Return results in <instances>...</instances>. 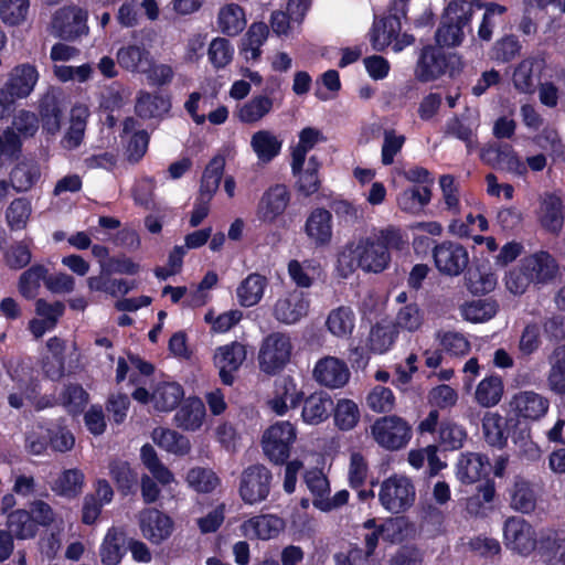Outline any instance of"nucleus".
<instances>
[{
  "label": "nucleus",
  "mask_w": 565,
  "mask_h": 565,
  "mask_svg": "<svg viewBox=\"0 0 565 565\" xmlns=\"http://www.w3.org/2000/svg\"><path fill=\"white\" fill-rule=\"evenodd\" d=\"M408 243L398 227L388 225L374 228L369 235L349 243L339 254L337 270L349 278L356 268L364 273L380 274L391 263V250H403Z\"/></svg>",
  "instance_id": "1"
},
{
  "label": "nucleus",
  "mask_w": 565,
  "mask_h": 565,
  "mask_svg": "<svg viewBox=\"0 0 565 565\" xmlns=\"http://www.w3.org/2000/svg\"><path fill=\"white\" fill-rule=\"evenodd\" d=\"M377 499L386 512L399 514L413 507L416 488L406 475L393 473L379 483Z\"/></svg>",
  "instance_id": "2"
},
{
  "label": "nucleus",
  "mask_w": 565,
  "mask_h": 565,
  "mask_svg": "<svg viewBox=\"0 0 565 565\" xmlns=\"http://www.w3.org/2000/svg\"><path fill=\"white\" fill-rule=\"evenodd\" d=\"M471 12L467 0H452L445 9L443 21L436 31V41L441 46H457L470 26Z\"/></svg>",
  "instance_id": "3"
},
{
  "label": "nucleus",
  "mask_w": 565,
  "mask_h": 565,
  "mask_svg": "<svg viewBox=\"0 0 565 565\" xmlns=\"http://www.w3.org/2000/svg\"><path fill=\"white\" fill-rule=\"evenodd\" d=\"M132 398L142 404L150 405L156 412L168 413L173 411L184 397L183 387L173 381H158L147 387V383L136 387Z\"/></svg>",
  "instance_id": "4"
},
{
  "label": "nucleus",
  "mask_w": 565,
  "mask_h": 565,
  "mask_svg": "<svg viewBox=\"0 0 565 565\" xmlns=\"http://www.w3.org/2000/svg\"><path fill=\"white\" fill-rule=\"evenodd\" d=\"M39 79L35 66L21 64L9 74L7 83L0 88V119L9 116L14 100L28 97Z\"/></svg>",
  "instance_id": "5"
},
{
  "label": "nucleus",
  "mask_w": 565,
  "mask_h": 565,
  "mask_svg": "<svg viewBox=\"0 0 565 565\" xmlns=\"http://www.w3.org/2000/svg\"><path fill=\"white\" fill-rule=\"evenodd\" d=\"M297 439V428L287 420L270 425L262 436L264 455L275 465H284L290 456L291 447Z\"/></svg>",
  "instance_id": "6"
},
{
  "label": "nucleus",
  "mask_w": 565,
  "mask_h": 565,
  "mask_svg": "<svg viewBox=\"0 0 565 565\" xmlns=\"http://www.w3.org/2000/svg\"><path fill=\"white\" fill-rule=\"evenodd\" d=\"M292 352L290 337L286 333L274 332L267 335L259 347L258 365L263 373L275 375L289 363Z\"/></svg>",
  "instance_id": "7"
},
{
  "label": "nucleus",
  "mask_w": 565,
  "mask_h": 565,
  "mask_svg": "<svg viewBox=\"0 0 565 565\" xmlns=\"http://www.w3.org/2000/svg\"><path fill=\"white\" fill-rule=\"evenodd\" d=\"M87 19L88 13L86 10L77 6H65L53 14L51 32L54 36L62 40L75 41L88 34Z\"/></svg>",
  "instance_id": "8"
},
{
  "label": "nucleus",
  "mask_w": 565,
  "mask_h": 565,
  "mask_svg": "<svg viewBox=\"0 0 565 565\" xmlns=\"http://www.w3.org/2000/svg\"><path fill=\"white\" fill-rule=\"evenodd\" d=\"M305 482L313 497L312 504L322 512L337 510L349 500V492L340 490L334 495H330V483L326 475L319 469H311L305 473Z\"/></svg>",
  "instance_id": "9"
},
{
  "label": "nucleus",
  "mask_w": 565,
  "mask_h": 565,
  "mask_svg": "<svg viewBox=\"0 0 565 565\" xmlns=\"http://www.w3.org/2000/svg\"><path fill=\"white\" fill-rule=\"evenodd\" d=\"M273 475L263 465H253L246 468L241 476L239 497L249 505L263 502L270 492Z\"/></svg>",
  "instance_id": "10"
},
{
  "label": "nucleus",
  "mask_w": 565,
  "mask_h": 565,
  "mask_svg": "<svg viewBox=\"0 0 565 565\" xmlns=\"http://www.w3.org/2000/svg\"><path fill=\"white\" fill-rule=\"evenodd\" d=\"M371 431L375 441L390 450L403 448L412 437L409 425L397 416H386L377 419Z\"/></svg>",
  "instance_id": "11"
},
{
  "label": "nucleus",
  "mask_w": 565,
  "mask_h": 565,
  "mask_svg": "<svg viewBox=\"0 0 565 565\" xmlns=\"http://www.w3.org/2000/svg\"><path fill=\"white\" fill-rule=\"evenodd\" d=\"M290 203V191L285 184H274L259 198L255 217L264 225L275 224L286 212Z\"/></svg>",
  "instance_id": "12"
},
{
  "label": "nucleus",
  "mask_w": 565,
  "mask_h": 565,
  "mask_svg": "<svg viewBox=\"0 0 565 565\" xmlns=\"http://www.w3.org/2000/svg\"><path fill=\"white\" fill-rule=\"evenodd\" d=\"M503 540L508 550L522 556L530 555L537 545L534 529L521 518H510L505 521Z\"/></svg>",
  "instance_id": "13"
},
{
  "label": "nucleus",
  "mask_w": 565,
  "mask_h": 565,
  "mask_svg": "<svg viewBox=\"0 0 565 565\" xmlns=\"http://www.w3.org/2000/svg\"><path fill=\"white\" fill-rule=\"evenodd\" d=\"M246 347L237 341L221 345L215 349L213 361L220 371V377L226 385L234 381V373L246 360Z\"/></svg>",
  "instance_id": "14"
},
{
  "label": "nucleus",
  "mask_w": 565,
  "mask_h": 565,
  "mask_svg": "<svg viewBox=\"0 0 565 565\" xmlns=\"http://www.w3.org/2000/svg\"><path fill=\"white\" fill-rule=\"evenodd\" d=\"M139 526L146 540L152 544H161L171 536L174 522L157 509H145L139 513Z\"/></svg>",
  "instance_id": "15"
},
{
  "label": "nucleus",
  "mask_w": 565,
  "mask_h": 565,
  "mask_svg": "<svg viewBox=\"0 0 565 565\" xmlns=\"http://www.w3.org/2000/svg\"><path fill=\"white\" fill-rule=\"evenodd\" d=\"M286 529L282 518L274 513L254 515L241 525L244 536L250 540L269 541L277 539Z\"/></svg>",
  "instance_id": "16"
},
{
  "label": "nucleus",
  "mask_w": 565,
  "mask_h": 565,
  "mask_svg": "<svg viewBox=\"0 0 565 565\" xmlns=\"http://www.w3.org/2000/svg\"><path fill=\"white\" fill-rule=\"evenodd\" d=\"M317 383L328 388H341L350 380V370L344 361L335 356H324L317 361L312 371Z\"/></svg>",
  "instance_id": "17"
},
{
  "label": "nucleus",
  "mask_w": 565,
  "mask_h": 565,
  "mask_svg": "<svg viewBox=\"0 0 565 565\" xmlns=\"http://www.w3.org/2000/svg\"><path fill=\"white\" fill-rule=\"evenodd\" d=\"M309 301L305 291L296 287L280 296L276 302L274 315L278 321L292 324L307 315Z\"/></svg>",
  "instance_id": "18"
},
{
  "label": "nucleus",
  "mask_w": 565,
  "mask_h": 565,
  "mask_svg": "<svg viewBox=\"0 0 565 565\" xmlns=\"http://www.w3.org/2000/svg\"><path fill=\"white\" fill-rule=\"evenodd\" d=\"M303 398V392L290 376H284L275 382L273 396L267 404L278 416L285 415L290 408H296Z\"/></svg>",
  "instance_id": "19"
},
{
  "label": "nucleus",
  "mask_w": 565,
  "mask_h": 565,
  "mask_svg": "<svg viewBox=\"0 0 565 565\" xmlns=\"http://www.w3.org/2000/svg\"><path fill=\"white\" fill-rule=\"evenodd\" d=\"M510 407L519 418L539 420L548 412L550 401L534 391H522L512 396Z\"/></svg>",
  "instance_id": "20"
},
{
  "label": "nucleus",
  "mask_w": 565,
  "mask_h": 565,
  "mask_svg": "<svg viewBox=\"0 0 565 565\" xmlns=\"http://www.w3.org/2000/svg\"><path fill=\"white\" fill-rule=\"evenodd\" d=\"M544 61L529 56L519 62L512 71V85L520 94L532 95L541 79Z\"/></svg>",
  "instance_id": "21"
},
{
  "label": "nucleus",
  "mask_w": 565,
  "mask_h": 565,
  "mask_svg": "<svg viewBox=\"0 0 565 565\" xmlns=\"http://www.w3.org/2000/svg\"><path fill=\"white\" fill-rule=\"evenodd\" d=\"M434 258L437 268L449 275L460 274L468 265V252L459 244L444 242L434 249Z\"/></svg>",
  "instance_id": "22"
},
{
  "label": "nucleus",
  "mask_w": 565,
  "mask_h": 565,
  "mask_svg": "<svg viewBox=\"0 0 565 565\" xmlns=\"http://www.w3.org/2000/svg\"><path fill=\"white\" fill-rule=\"evenodd\" d=\"M524 273L537 281L544 282L558 278L559 267L555 258L545 250L536 252L523 258Z\"/></svg>",
  "instance_id": "23"
},
{
  "label": "nucleus",
  "mask_w": 565,
  "mask_h": 565,
  "mask_svg": "<svg viewBox=\"0 0 565 565\" xmlns=\"http://www.w3.org/2000/svg\"><path fill=\"white\" fill-rule=\"evenodd\" d=\"M305 233L316 246L328 245L332 238V215L326 209H315L305 223Z\"/></svg>",
  "instance_id": "24"
},
{
  "label": "nucleus",
  "mask_w": 565,
  "mask_h": 565,
  "mask_svg": "<svg viewBox=\"0 0 565 565\" xmlns=\"http://www.w3.org/2000/svg\"><path fill=\"white\" fill-rule=\"evenodd\" d=\"M447 67L445 54L436 47L426 46L422 50L416 66V76L422 82H429L441 76Z\"/></svg>",
  "instance_id": "25"
},
{
  "label": "nucleus",
  "mask_w": 565,
  "mask_h": 565,
  "mask_svg": "<svg viewBox=\"0 0 565 565\" xmlns=\"http://www.w3.org/2000/svg\"><path fill=\"white\" fill-rule=\"evenodd\" d=\"M269 28L264 22H254L241 39L239 53L247 62H257L262 56V46L267 41Z\"/></svg>",
  "instance_id": "26"
},
{
  "label": "nucleus",
  "mask_w": 565,
  "mask_h": 565,
  "mask_svg": "<svg viewBox=\"0 0 565 565\" xmlns=\"http://www.w3.org/2000/svg\"><path fill=\"white\" fill-rule=\"evenodd\" d=\"M564 206L559 196L545 194L540 204L539 220L543 228L558 234L564 225Z\"/></svg>",
  "instance_id": "27"
},
{
  "label": "nucleus",
  "mask_w": 565,
  "mask_h": 565,
  "mask_svg": "<svg viewBox=\"0 0 565 565\" xmlns=\"http://www.w3.org/2000/svg\"><path fill=\"white\" fill-rule=\"evenodd\" d=\"M116 57L120 67L132 73H146L152 62L150 51L141 44L120 47Z\"/></svg>",
  "instance_id": "28"
},
{
  "label": "nucleus",
  "mask_w": 565,
  "mask_h": 565,
  "mask_svg": "<svg viewBox=\"0 0 565 565\" xmlns=\"http://www.w3.org/2000/svg\"><path fill=\"white\" fill-rule=\"evenodd\" d=\"M332 409L333 401L328 394L313 393L303 401L301 418L308 425H319L329 418Z\"/></svg>",
  "instance_id": "29"
},
{
  "label": "nucleus",
  "mask_w": 565,
  "mask_h": 565,
  "mask_svg": "<svg viewBox=\"0 0 565 565\" xmlns=\"http://www.w3.org/2000/svg\"><path fill=\"white\" fill-rule=\"evenodd\" d=\"M397 338V330L394 323L381 321L374 324L365 340V348L370 353L384 354L388 352Z\"/></svg>",
  "instance_id": "30"
},
{
  "label": "nucleus",
  "mask_w": 565,
  "mask_h": 565,
  "mask_svg": "<svg viewBox=\"0 0 565 565\" xmlns=\"http://www.w3.org/2000/svg\"><path fill=\"white\" fill-rule=\"evenodd\" d=\"M490 463L480 454H463L457 463V477L461 482L473 483L488 476Z\"/></svg>",
  "instance_id": "31"
},
{
  "label": "nucleus",
  "mask_w": 565,
  "mask_h": 565,
  "mask_svg": "<svg viewBox=\"0 0 565 565\" xmlns=\"http://www.w3.org/2000/svg\"><path fill=\"white\" fill-rule=\"evenodd\" d=\"M151 438L158 447L179 457L186 456L192 448L188 437L170 428L153 429Z\"/></svg>",
  "instance_id": "32"
},
{
  "label": "nucleus",
  "mask_w": 565,
  "mask_h": 565,
  "mask_svg": "<svg viewBox=\"0 0 565 565\" xmlns=\"http://www.w3.org/2000/svg\"><path fill=\"white\" fill-rule=\"evenodd\" d=\"M539 553L545 565H565V536L552 531L542 535Z\"/></svg>",
  "instance_id": "33"
},
{
  "label": "nucleus",
  "mask_w": 565,
  "mask_h": 565,
  "mask_svg": "<svg viewBox=\"0 0 565 565\" xmlns=\"http://www.w3.org/2000/svg\"><path fill=\"white\" fill-rule=\"evenodd\" d=\"M211 285H184L172 287L166 286L162 295L170 296L172 302L183 301L191 307L203 306L209 299V287Z\"/></svg>",
  "instance_id": "34"
},
{
  "label": "nucleus",
  "mask_w": 565,
  "mask_h": 565,
  "mask_svg": "<svg viewBox=\"0 0 565 565\" xmlns=\"http://www.w3.org/2000/svg\"><path fill=\"white\" fill-rule=\"evenodd\" d=\"M205 418V406L198 397H189L174 416L175 424L185 430H198Z\"/></svg>",
  "instance_id": "35"
},
{
  "label": "nucleus",
  "mask_w": 565,
  "mask_h": 565,
  "mask_svg": "<svg viewBox=\"0 0 565 565\" xmlns=\"http://www.w3.org/2000/svg\"><path fill=\"white\" fill-rule=\"evenodd\" d=\"M504 393V384L499 375H489L476 386L475 401L481 407H493L500 403Z\"/></svg>",
  "instance_id": "36"
},
{
  "label": "nucleus",
  "mask_w": 565,
  "mask_h": 565,
  "mask_svg": "<svg viewBox=\"0 0 565 565\" xmlns=\"http://www.w3.org/2000/svg\"><path fill=\"white\" fill-rule=\"evenodd\" d=\"M274 108V99L266 95H256L241 105L236 117L244 124H256L266 117Z\"/></svg>",
  "instance_id": "37"
},
{
  "label": "nucleus",
  "mask_w": 565,
  "mask_h": 565,
  "mask_svg": "<svg viewBox=\"0 0 565 565\" xmlns=\"http://www.w3.org/2000/svg\"><path fill=\"white\" fill-rule=\"evenodd\" d=\"M140 459L151 476L163 487L177 482L174 473L159 459L154 448L146 444L140 449Z\"/></svg>",
  "instance_id": "38"
},
{
  "label": "nucleus",
  "mask_w": 565,
  "mask_h": 565,
  "mask_svg": "<svg viewBox=\"0 0 565 565\" xmlns=\"http://www.w3.org/2000/svg\"><path fill=\"white\" fill-rule=\"evenodd\" d=\"M246 22L243 8L236 3H228L218 11L217 26L222 33L228 36L239 34L245 29Z\"/></svg>",
  "instance_id": "39"
},
{
  "label": "nucleus",
  "mask_w": 565,
  "mask_h": 565,
  "mask_svg": "<svg viewBox=\"0 0 565 565\" xmlns=\"http://www.w3.org/2000/svg\"><path fill=\"white\" fill-rule=\"evenodd\" d=\"M47 352L42 361L44 374L51 380H58L64 374V341L52 338L46 343Z\"/></svg>",
  "instance_id": "40"
},
{
  "label": "nucleus",
  "mask_w": 565,
  "mask_h": 565,
  "mask_svg": "<svg viewBox=\"0 0 565 565\" xmlns=\"http://www.w3.org/2000/svg\"><path fill=\"white\" fill-rule=\"evenodd\" d=\"M139 372L142 376H148L152 373L153 367L148 362L142 361L137 355H129L128 362L120 358L116 369V381L122 382L129 373V381L136 385V387L146 384V380L137 376L135 373Z\"/></svg>",
  "instance_id": "41"
},
{
  "label": "nucleus",
  "mask_w": 565,
  "mask_h": 565,
  "mask_svg": "<svg viewBox=\"0 0 565 565\" xmlns=\"http://www.w3.org/2000/svg\"><path fill=\"white\" fill-rule=\"evenodd\" d=\"M250 147L259 161H271L281 149V141L269 130H258L250 138Z\"/></svg>",
  "instance_id": "42"
},
{
  "label": "nucleus",
  "mask_w": 565,
  "mask_h": 565,
  "mask_svg": "<svg viewBox=\"0 0 565 565\" xmlns=\"http://www.w3.org/2000/svg\"><path fill=\"white\" fill-rule=\"evenodd\" d=\"M40 117L43 132L55 136L62 126L63 108L53 95H46L40 104Z\"/></svg>",
  "instance_id": "43"
},
{
  "label": "nucleus",
  "mask_w": 565,
  "mask_h": 565,
  "mask_svg": "<svg viewBox=\"0 0 565 565\" xmlns=\"http://www.w3.org/2000/svg\"><path fill=\"white\" fill-rule=\"evenodd\" d=\"M547 386L557 395H565V344L554 349L548 358Z\"/></svg>",
  "instance_id": "44"
},
{
  "label": "nucleus",
  "mask_w": 565,
  "mask_h": 565,
  "mask_svg": "<svg viewBox=\"0 0 565 565\" xmlns=\"http://www.w3.org/2000/svg\"><path fill=\"white\" fill-rule=\"evenodd\" d=\"M85 476L79 469L64 470L53 482L52 491L64 498H76L82 493Z\"/></svg>",
  "instance_id": "45"
},
{
  "label": "nucleus",
  "mask_w": 565,
  "mask_h": 565,
  "mask_svg": "<svg viewBox=\"0 0 565 565\" xmlns=\"http://www.w3.org/2000/svg\"><path fill=\"white\" fill-rule=\"evenodd\" d=\"M319 168L320 163L312 156L309 158L306 168L302 166L297 171L292 170L294 175L297 177L296 189L300 194L310 196L319 191L321 184L318 175Z\"/></svg>",
  "instance_id": "46"
},
{
  "label": "nucleus",
  "mask_w": 565,
  "mask_h": 565,
  "mask_svg": "<svg viewBox=\"0 0 565 565\" xmlns=\"http://www.w3.org/2000/svg\"><path fill=\"white\" fill-rule=\"evenodd\" d=\"M40 178V168L32 160L19 162L10 173V184L17 192L29 191Z\"/></svg>",
  "instance_id": "47"
},
{
  "label": "nucleus",
  "mask_w": 565,
  "mask_h": 565,
  "mask_svg": "<svg viewBox=\"0 0 565 565\" xmlns=\"http://www.w3.org/2000/svg\"><path fill=\"white\" fill-rule=\"evenodd\" d=\"M326 324L334 337L348 338L355 328V315L349 307H339L328 315Z\"/></svg>",
  "instance_id": "48"
},
{
  "label": "nucleus",
  "mask_w": 565,
  "mask_h": 565,
  "mask_svg": "<svg viewBox=\"0 0 565 565\" xmlns=\"http://www.w3.org/2000/svg\"><path fill=\"white\" fill-rule=\"evenodd\" d=\"M430 186H414L399 193L397 205L404 212L416 214L430 202Z\"/></svg>",
  "instance_id": "49"
},
{
  "label": "nucleus",
  "mask_w": 565,
  "mask_h": 565,
  "mask_svg": "<svg viewBox=\"0 0 565 565\" xmlns=\"http://www.w3.org/2000/svg\"><path fill=\"white\" fill-rule=\"evenodd\" d=\"M507 422L497 412H487L482 418V431L486 441L494 447H503L507 443Z\"/></svg>",
  "instance_id": "50"
},
{
  "label": "nucleus",
  "mask_w": 565,
  "mask_h": 565,
  "mask_svg": "<svg viewBox=\"0 0 565 565\" xmlns=\"http://www.w3.org/2000/svg\"><path fill=\"white\" fill-rule=\"evenodd\" d=\"M7 525L19 540L33 539L38 534V526L29 511L18 509L9 513Z\"/></svg>",
  "instance_id": "51"
},
{
  "label": "nucleus",
  "mask_w": 565,
  "mask_h": 565,
  "mask_svg": "<svg viewBox=\"0 0 565 565\" xmlns=\"http://www.w3.org/2000/svg\"><path fill=\"white\" fill-rule=\"evenodd\" d=\"M185 482L195 492L210 493L218 487L220 479L210 468L193 467L186 472Z\"/></svg>",
  "instance_id": "52"
},
{
  "label": "nucleus",
  "mask_w": 565,
  "mask_h": 565,
  "mask_svg": "<svg viewBox=\"0 0 565 565\" xmlns=\"http://www.w3.org/2000/svg\"><path fill=\"white\" fill-rule=\"evenodd\" d=\"M170 103L163 96L140 92L136 102V113L142 118L159 117L167 113Z\"/></svg>",
  "instance_id": "53"
},
{
  "label": "nucleus",
  "mask_w": 565,
  "mask_h": 565,
  "mask_svg": "<svg viewBox=\"0 0 565 565\" xmlns=\"http://www.w3.org/2000/svg\"><path fill=\"white\" fill-rule=\"evenodd\" d=\"M225 167V159L221 156L214 157L206 166L201 181L200 194L212 199L218 189Z\"/></svg>",
  "instance_id": "54"
},
{
  "label": "nucleus",
  "mask_w": 565,
  "mask_h": 565,
  "mask_svg": "<svg viewBox=\"0 0 565 565\" xmlns=\"http://www.w3.org/2000/svg\"><path fill=\"white\" fill-rule=\"evenodd\" d=\"M332 411L334 424L341 430L353 429L360 420V408L352 399H339Z\"/></svg>",
  "instance_id": "55"
},
{
  "label": "nucleus",
  "mask_w": 565,
  "mask_h": 565,
  "mask_svg": "<svg viewBox=\"0 0 565 565\" xmlns=\"http://www.w3.org/2000/svg\"><path fill=\"white\" fill-rule=\"evenodd\" d=\"M398 29L399 22L394 17H388L375 22L371 35L373 47L377 51H382L388 45L393 46V40Z\"/></svg>",
  "instance_id": "56"
},
{
  "label": "nucleus",
  "mask_w": 565,
  "mask_h": 565,
  "mask_svg": "<svg viewBox=\"0 0 565 565\" xmlns=\"http://www.w3.org/2000/svg\"><path fill=\"white\" fill-rule=\"evenodd\" d=\"M122 534L116 529H110L99 550L100 561L104 565H117L124 555Z\"/></svg>",
  "instance_id": "57"
},
{
  "label": "nucleus",
  "mask_w": 565,
  "mask_h": 565,
  "mask_svg": "<svg viewBox=\"0 0 565 565\" xmlns=\"http://www.w3.org/2000/svg\"><path fill=\"white\" fill-rule=\"evenodd\" d=\"M320 139V132L313 128H305L299 135V142L291 152V170L297 171L305 166L307 153Z\"/></svg>",
  "instance_id": "58"
},
{
  "label": "nucleus",
  "mask_w": 565,
  "mask_h": 565,
  "mask_svg": "<svg viewBox=\"0 0 565 565\" xmlns=\"http://www.w3.org/2000/svg\"><path fill=\"white\" fill-rule=\"evenodd\" d=\"M31 213L32 206L28 199H14L6 211L8 226L13 231L23 230L29 222Z\"/></svg>",
  "instance_id": "59"
},
{
  "label": "nucleus",
  "mask_w": 565,
  "mask_h": 565,
  "mask_svg": "<svg viewBox=\"0 0 565 565\" xmlns=\"http://www.w3.org/2000/svg\"><path fill=\"white\" fill-rule=\"evenodd\" d=\"M497 302L490 298L472 300L461 309L463 318L471 322L487 321L497 313Z\"/></svg>",
  "instance_id": "60"
},
{
  "label": "nucleus",
  "mask_w": 565,
  "mask_h": 565,
  "mask_svg": "<svg viewBox=\"0 0 565 565\" xmlns=\"http://www.w3.org/2000/svg\"><path fill=\"white\" fill-rule=\"evenodd\" d=\"M437 339L444 352L450 356L461 358L470 351L468 339L457 331H439Z\"/></svg>",
  "instance_id": "61"
},
{
  "label": "nucleus",
  "mask_w": 565,
  "mask_h": 565,
  "mask_svg": "<svg viewBox=\"0 0 565 565\" xmlns=\"http://www.w3.org/2000/svg\"><path fill=\"white\" fill-rule=\"evenodd\" d=\"M30 513L36 526L53 525L57 534L64 530V520L54 512L49 503L42 500H36L31 504Z\"/></svg>",
  "instance_id": "62"
},
{
  "label": "nucleus",
  "mask_w": 565,
  "mask_h": 565,
  "mask_svg": "<svg viewBox=\"0 0 565 565\" xmlns=\"http://www.w3.org/2000/svg\"><path fill=\"white\" fill-rule=\"evenodd\" d=\"M535 504L536 497L531 484L524 480L515 481L511 495L512 508L522 513H530L535 509Z\"/></svg>",
  "instance_id": "63"
},
{
  "label": "nucleus",
  "mask_w": 565,
  "mask_h": 565,
  "mask_svg": "<svg viewBox=\"0 0 565 565\" xmlns=\"http://www.w3.org/2000/svg\"><path fill=\"white\" fill-rule=\"evenodd\" d=\"M234 47L225 38H215L211 41L207 49V57L214 68L226 67L233 60Z\"/></svg>",
  "instance_id": "64"
}]
</instances>
